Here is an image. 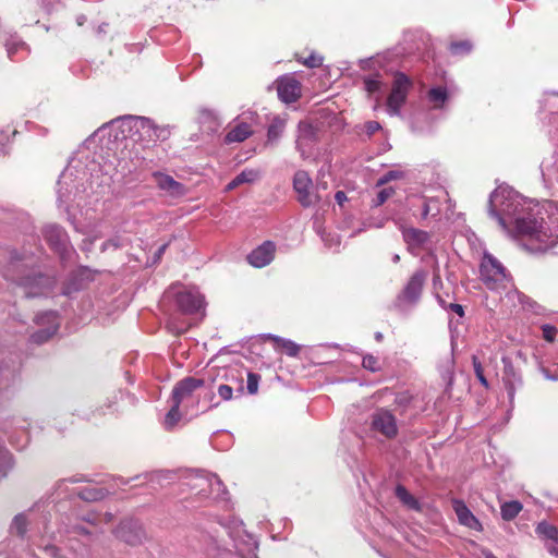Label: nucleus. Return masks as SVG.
<instances>
[{
  "mask_svg": "<svg viewBox=\"0 0 558 558\" xmlns=\"http://www.w3.org/2000/svg\"><path fill=\"white\" fill-rule=\"evenodd\" d=\"M488 215L530 252H546L558 244L556 202L532 204L512 187L500 185L489 195Z\"/></svg>",
  "mask_w": 558,
  "mask_h": 558,
  "instance_id": "f257e3e1",
  "label": "nucleus"
},
{
  "mask_svg": "<svg viewBox=\"0 0 558 558\" xmlns=\"http://www.w3.org/2000/svg\"><path fill=\"white\" fill-rule=\"evenodd\" d=\"M411 182L412 172L404 166L386 169V216L389 215L396 223H401L409 215L426 219L439 214L435 199L408 193L405 187Z\"/></svg>",
  "mask_w": 558,
  "mask_h": 558,
  "instance_id": "f03ea898",
  "label": "nucleus"
},
{
  "mask_svg": "<svg viewBox=\"0 0 558 558\" xmlns=\"http://www.w3.org/2000/svg\"><path fill=\"white\" fill-rule=\"evenodd\" d=\"M453 92L445 84H434L421 96L423 109L411 112L410 126L416 133H430L450 110Z\"/></svg>",
  "mask_w": 558,
  "mask_h": 558,
  "instance_id": "7ed1b4c3",
  "label": "nucleus"
},
{
  "mask_svg": "<svg viewBox=\"0 0 558 558\" xmlns=\"http://www.w3.org/2000/svg\"><path fill=\"white\" fill-rule=\"evenodd\" d=\"M413 88V80L403 72L392 71L389 90L386 92V113L399 117L410 124L411 112L405 110L408 96Z\"/></svg>",
  "mask_w": 558,
  "mask_h": 558,
  "instance_id": "20e7f679",
  "label": "nucleus"
},
{
  "mask_svg": "<svg viewBox=\"0 0 558 558\" xmlns=\"http://www.w3.org/2000/svg\"><path fill=\"white\" fill-rule=\"evenodd\" d=\"M427 271L416 270L408 280L404 288L398 293L390 310L400 316H409L418 305L427 279Z\"/></svg>",
  "mask_w": 558,
  "mask_h": 558,
  "instance_id": "39448f33",
  "label": "nucleus"
},
{
  "mask_svg": "<svg viewBox=\"0 0 558 558\" xmlns=\"http://www.w3.org/2000/svg\"><path fill=\"white\" fill-rule=\"evenodd\" d=\"M480 277L486 288L492 291L500 292L512 287L511 277L507 269L488 252L483 254Z\"/></svg>",
  "mask_w": 558,
  "mask_h": 558,
  "instance_id": "423d86ee",
  "label": "nucleus"
},
{
  "mask_svg": "<svg viewBox=\"0 0 558 558\" xmlns=\"http://www.w3.org/2000/svg\"><path fill=\"white\" fill-rule=\"evenodd\" d=\"M122 125L128 128L129 132L138 133L140 138L148 137L153 142L166 141L171 134L168 125H156L150 119L143 117L129 118Z\"/></svg>",
  "mask_w": 558,
  "mask_h": 558,
  "instance_id": "0eeeda50",
  "label": "nucleus"
},
{
  "mask_svg": "<svg viewBox=\"0 0 558 558\" xmlns=\"http://www.w3.org/2000/svg\"><path fill=\"white\" fill-rule=\"evenodd\" d=\"M19 284L27 298H35L48 294L53 288L54 280L41 274L27 275L19 279Z\"/></svg>",
  "mask_w": 558,
  "mask_h": 558,
  "instance_id": "6e6552de",
  "label": "nucleus"
},
{
  "mask_svg": "<svg viewBox=\"0 0 558 558\" xmlns=\"http://www.w3.org/2000/svg\"><path fill=\"white\" fill-rule=\"evenodd\" d=\"M313 182L308 173L299 170L293 177V189L298 194V201L303 207H310L319 202V197L312 192Z\"/></svg>",
  "mask_w": 558,
  "mask_h": 558,
  "instance_id": "1a4fd4ad",
  "label": "nucleus"
},
{
  "mask_svg": "<svg viewBox=\"0 0 558 558\" xmlns=\"http://www.w3.org/2000/svg\"><path fill=\"white\" fill-rule=\"evenodd\" d=\"M504 365L502 383L507 391L510 409L513 408L514 397L518 389L523 385L522 375L508 356L501 359Z\"/></svg>",
  "mask_w": 558,
  "mask_h": 558,
  "instance_id": "9d476101",
  "label": "nucleus"
},
{
  "mask_svg": "<svg viewBox=\"0 0 558 558\" xmlns=\"http://www.w3.org/2000/svg\"><path fill=\"white\" fill-rule=\"evenodd\" d=\"M175 304L184 314H198L204 316V298L194 289L183 290L175 294Z\"/></svg>",
  "mask_w": 558,
  "mask_h": 558,
  "instance_id": "9b49d317",
  "label": "nucleus"
},
{
  "mask_svg": "<svg viewBox=\"0 0 558 558\" xmlns=\"http://www.w3.org/2000/svg\"><path fill=\"white\" fill-rule=\"evenodd\" d=\"M43 235L49 246L61 257L70 252L68 234L60 226L47 225L43 230Z\"/></svg>",
  "mask_w": 558,
  "mask_h": 558,
  "instance_id": "f8f14e48",
  "label": "nucleus"
},
{
  "mask_svg": "<svg viewBox=\"0 0 558 558\" xmlns=\"http://www.w3.org/2000/svg\"><path fill=\"white\" fill-rule=\"evenodd\" d=\"M36 324L39 326H47L45 329L32 335L33 342L40 344L46 342L57 332L59 328L58 315L52 311L45 312L36 316Z\"/></svg>",
  "mask_w": 558,
  "mask_h": 558,
  "instance_id": "ddd939ff",
  "label": "nucleus"
},
{
  "mask_svg": "<svg viewBox=\"0 0 558 558\" xmlns=\"http://www.w3.org/2000/svg\"><path fill=\"white\" fill-rule=\"evenodd\" d=\"M195 487L199 488L202 496H211L214 499H225L227 494V489L221 480L213 474L198 477Z\"/></svg>",
  "mask_w": 558,
  "mask_h": 558,
  "instance_id": "4468645a",
  "label": "nucleus"
},
{
  "mask_svg": "<svg viewBox=\"0 0 558 558\" xmlns=\"http://www.w3.org/2000/svg\"><path fill=\"white\" fill-rule=\"evenodd\" d=\"M277 92L283 102H294L301 96V83L293 76H282L277 81Z\"/></svg>",
  "mask_w": 558,
  "mask_h": 558,
  "instance_id": "2eb2a0df",
  "label": "nucleus"
},
{
  "mask_svg": "<svg viewBox=\"0 0 558 558\" xmlns=\"http://www.w3.org/2000/svg\"><path fill=\"white\" fill-rule=\"evenodd\" d=\"M116 535L124 543L134 546L142 543L144 531L137 522L126 520L119 524L116 530Z\"/></svg>",
  "mask_w": 558,
  "mask_h": 558,
  "instance_id": "dca6fc26",
  "label": "nucleus"
},
{
  "mask_svg": "<svg viewBox=\"0 0 558 558\" xmlns=\"http://www.w3.org/2000/svg\"><path fill=\"white\" fill-rule=\"evenodd\" d=\"M205 381L201 378L186 377L175 384L172 390L171 401L181 402L189 398L196 389L203 387Z\"/></svg>",
  "mask_w": 558,
  "mask_h": 558,
  "instance_id": "f3484780",
  "label": "nucleus"
},
{
  "mask_svg": "<svg viewBox=\"0 0 558 558\" xmlns=\"http://www.w3.org/2000/svg\"><path fill=\"white\" fill-rule=\"evenodd\" d=\"M275 244L270 241L264 242L247 256L248 263L254 267H264L268 265L275 255Z\"/></svg>",
  "mask_w": 558,
  "mask_h": 558,
  "instance_id": "a211bd4d",
  "label": "nucleus"
},
{
  "mask_svg": "<svg viewBox=\"0 0 558 558\" xmlns=\"http://www.w3.org/2000/svg\"><path fill=\"white\" fill-rule=\"evenodd\" d=\"M402 236L411 251L425 247L430 239L428 232L416 228H402Z\"/></svg>",
  "mask_w": 558,
  "mask_h": 558,
  "instance_id": "6ab92c4d",
  "label": "nucleus"
},
{
  "mask_svg": "<svg viewBox=\"0 0 558 558\" xmlns=\"http://www.w3.org/2000/svg\"><path fill=\"white\" fill-rule=\"evenodd\" d=\"M420 49L418 33L407 31L402 35V41L393 49L396 54L409 56Z\"/></svg>",
  "mask_w": 558,
  "mask_h": 558,
  "instance_id": "aec40b11",
  "label": "nucleus"
},
{
  "mask_svg": "<svg viewBox=\"0 0 558 558\" xmlns=\"http://www.w3.org/2000/svg\"><path fill=\"white\" fill-rule=\"evenodd\" d=\"M155 177L159 189L167 192L169 195L178 197L185 194V186L175 181L172 177L162 173H157Z\"/></svg>",
  "mask_w": 558,
  "mask_h": 558,
  "instance_id": "412c9836",
  "label": "nucleus"
},
{
  "mask_svg": "<svg viewBox=\"0 0 558 558\" xmlns=\"http://www.w3.org/2000/svg\"><path fill=\"white\" fill-rule=\"evenodd\" d=\"M253 134L251 125L246 122H236L225 136V143H242Z\"/></svg>",
  "mask_w": 558,
  "mask_h": 558,
  "instance_id": "4be33fe9",
  "label": "nucleus"
},
{
  "mask_svg": "<svg viewBox=\"0 0 558 558\" xmlns=\"http://www.w3.org/2000/svg\"><path fill=\"white\" fill-rule=\"evenodd\" d=\"M541 172L546 183L558 182V155L557 153L546 157L541 162Z\"/></svg>",
  "mask_w": 558,
  "mask_h": 558,
  "instance_id": "5701e85b",
  "label": "nucleus"
},
{
  "mask_svg": "<svg viewBox=\"0 0 558 558\" xmlns=\"http://www.w3.org/2000/svg\"><path fill=\"white\" fill-rule=\"evenodd\" d=\"M536 360L537 368L543 374V376L553 381H558V355L554 359V361L548 362L539 356V351L534 354Z\"/></svg>",
  "mask_w": 558,
  "mask_h": 558,
  "instance_id": "b1692460",
  "label": "nucleus"
},
{
  "mask_svg": "<svg viewBox=\"0 0 558 558\" xmlns=\"http://www.w3.org/2000/svg\"><path fill=\"white\" fill-rule=\"evenodd\" d=\"M454 510L458 517V520L461 524L473 529L480 530L481 523L476 519V517L470 511V509L461 501H457L454 505Z\"/></svg>",
  "mask_w": 558,
  "mask_h": 558,
  "instance_id": "393cba45",
  "label": "nucleus"
},
{
  "mask_svg": "<svg viewBox=\"0 0 558 558\" xmlns=\"http://www.w3.org/2000/svg\"><path fill=\"white\" fill-rule=\"evenodd\" d=\"M396 497L409 510L422 511V504L403 485H397L395 489Z\"/></svg>",
  "mask_w": 558,
  "mask_h": 558,
  "instance_id": "a878e982",
  "label": "nucleus"
},
{
  "mask_svg": "<svg viewBox=\"0 0 558 558\" xmlns=\"http://www.w3.org/2000/svg\"><path fill=\"white\" fill-rule=\"evenodd\" d=\"M260 177V171L256 169H244L231 182L228 183L227 190L231 191L244 183H253Z\"/></svg>",
  "mask_w": 558,
  "mask_h": 558,
  "instance_id": "bb28decb",
  "label": "nucleus"
},
{
  "mask_svg": "<svg viewBox=\"0 0 558 558\" xmlns=\"http://www.w3.org/2000/svg\"><path fill=\"white\" fill-rule=\"evenodd\" d=\"M523 509V505L519 500H511L501 504L500 514L505 521L513 520Z\"/></svg>",
  "mask_w": 558,
  "mask_h": 558,
  "instance_id": "cd10ccee",
  "label": "nucleus"
},
{
  "mask_svg": "<svg viewBox=\"0 0 558 558\" xmlns=\"http://www.w3.org/2000/svg\"><path fill=\"white\" fill-rule=\"evenodd\" d=\"M199 122L207 133H215L220 126L217 117L209 110H203L201 112Z\"/></svg>",
  "mask_w": 558,
  "mask_h": 558,
  "instance_id": "c85d7f7f",
  "label": "nucleus"
},
{
  "mask_svg": "<svg viewBox=\"0 0 558 558\" xmlns=\"http://www.w3.org/2000/svg\"><path fill=\"white\" fill-rule=\"evenodd\" d=\"M286 128V120L281 117H275L267 131V140L268 142L277 141L283 133Z\"/></svg>",
  "mask_w": 558,
  "mask_h": 558,
  "instance_id": "c756f323",
  "label": "nucleus"
},
{
  "mask_svg": "<svg viewBox=\"0 0 558 558\" xmlns=\"http://www.w3.org/2000/svg\"><path fill=\"white\" fill-rule=\"evenodd\" d=\"M364 86L367 95L369 97H375L376 104L374 108L377 109L379 107V94L381 82L378 78L368 76L364 78Z\"/></svg>",
  "mask_w": 558,
  "mask_h": 558,
  "instance_id": "7c9ffc66",
  "label": "nucleus"
},
{
  "mask_svg": "<svg viewBox=\"0 0 558 558\" xmlns=\"http://www.w3.org/2000/svg\"><path fill=\"white\" fill-rule=\"evenodd\" d=\"M70 494H76L81 499L86 501H96L104 498L105 493L102 489L85 487L78 492H70Z\"/></svg>",
  "mask_w": 558,
  "mask_h": 558,
  "instance_id": "2f4dec72",
  "label": "nucleus"
},
{
  "mask_svg": "<svg viewBox=\"0 0 558 558\" xmlns=\"http://www.w3.org/2000/svg\"><path fill=\"white\" fill-rule=\"evenodd\" d=\"M171 402H172L171 408H170L169 412L167 413L165 421H163V425H165L166 429H172L178 424V422L181 420V413L179 411L180 403H178L175 401H171Z\"/></svg>",
  "mask_w": 558,
  "mask_h": 558,
  "instance_id": "473e14b6",
  "label": "nucleus"
},
{
  "mask_svg": "<svg viewBox=\"0 0 558 558\" xmlns=\"http://www.w3.org/2000/svg\"><path fill=\"white\" fill-rule=\"evenodd\" d=\"M536 533L539 536L546 537L558 543V527L553 524H549L545 521L541 522L536 526Z\"/></svg>",
  "mask_w": 558,
  "mask_h": 558,
  "instance_id": "72a5a7b5",
  "label": "nucleus"
},
{
  "mask_svg": "<svg viewBox=\"0 0 558 558\" xmlns=\"http://www.w3.org/2000/svg\"><path fill=\"white\" fill-rule=\"evenodd\" d=\"M271 339L281 348L289 356H296L300 352V345L295 342L272 336Z\"/></svg>",
  "mask_w": 558,
  "mask_h": 558,
  "instance_id": "f704fd0d",
  "label": "nucleus"
},
{
  "mask_svg": "<svg viewBox=\"0 0 558 558\" xmlns=\"http://www.w3.org/2000/svg\"><path fill=\"white\" fill-rule=\"evenodd\" d=\"M453 362L450 359H447L440 366L439 372L442 380L446 383L447 389L450 388L453 384Z\"/></svg>",
  "mask_w": 558,
  "mask_h": 558,
  "instance_id": "c9c22d12",
  "label": "nucleus"
},
{
  "mask_svg": "<svg viewBox=\"0 0 558 558\" xmlns=\"http://www.w3.org/2000/svg\"><path fill=\"white\" fill-rule=\"evenodd\" d=\"M226 384H231L233 386L234 392L236 396H242L244 392L243 377L241 374H234L231 372L226 376Z\"/></svg>",
  "mask_w": 558,
  "mask_h": 558,
  "instance_id": "e433bc0d",
  "label": "nucleus"
},
{
  "mask_svg": "<svg viewBox=\"0 0 558 558\" xmlns=\"http://www.w3.org/2000/svg\"><path fill=\"white\" fill-rule=\"evenodd\" d=\"M371 432L374 433V436L376 434H384V414L381 411H378L373 415Z\"/></svg>",
  "mask_w": 558,
  "mask_h": 558,
  "instance_id": "4c0bfd02",
  "label": "nucleus"
},
{
  "mask_svg": "<svg viewBox=\"0 0 558 558\" xmlns=\"http://www.w3.org/2000/svg\"><path fill=\"white\" fill-rule=\"evenodd\" d=\"M26 518L24 514H17L13 519L11 529L12 531L16 532L19 535H23L26 531Z\"/></svg>",
  "mask_w": 558,
  "mask_h": 558,
  "instance_id": "58836bf2",
  "label": "nucleus"
},
{
  "mask_svg": "<svg viewBox=\"0 0 558 558\" xmlns=\"http://www.w3.org/2000/svg\"><path fill=\"white\" fill-rule=\"evenodd\" d=\"M260 376L256 373H247V392L250 395H255L258 391V385H259Z\"/></svg>",
  "mask_w": 558,
  "mask_h": 558,
  "instance_id": "ea45409f",
  "label": "nucleus"
},
{
  "mask_svg": "<svg viewBox=\"0 0 558 558\" xmlns=\"http://www.w3.org/2000/svg\"><path fill=\"white\" fill-rule=\"evenodd\" d=\"M233 386L231 384H220L217 387L218 396L223 401H229L233 398Z\"/></svg>",
  "mask_w": 558,
  "mask_h": 558,
  "instance_id": "a19ab883",
  "label": "nucleus"
},
{
  "mask_svg": "<svg viewBox=\"0 0 558 558\" xmlns=\"http://www.w3.org/2000/svg\"><path fill=\"white\" fill-rule=\"evenodd\" d=\"M398 433L395 417L386 410V438H391Z\"/></svg>",
  "mask_w": 558,
  "mask_h": 558,
  "instance_id": "79ce46f5",
  "label": "nucleus"
},
{
  "mask_svg": "<svg viewBox=\"0 0 558 558\" xmlns=\"http://www.w3.org/2000/svg\"><path fill=\"white\" fill-rule=\"evenodd\" d=\"M472 363H473V367H474V372H475V375L478 379V381L484 386V387H488V381L486 379V377L484 376V371H483V367H482V364L481 362L477 360L476 356H473L472 357Z\"/></svg>",
  "mask_w": 558,
  "mask_h": 558,
  "instance_id": "37998d69",
  "label": "nucleus"
},
{
  "mask_svg": "<svg viewBox=\"0 0 558 558\" xmlns=\"http://www.w3.org/2000/svg\"><path fill=\"white\" fill-rule=\"evenodd\" d=\"M300 132H301V135L299 136V138L296 141V148L304 156V151L302 150L301 146H302L303 142L306 140L307 133H308V135L312 133V129L307 124H300Z\"/></svg>",
  "mask_w": 558,
  "mask_h": 558,
  "instance_id": "c03bdc74",
  "label": "nucleus"
},
{
  "mask_svg": "<svg viewBox=\"0 0 558 558\" xmlns=\"http://www.w3.org/2000/svg\"><path fill=\"white\" fill-rule=\"evenodd\" d=\"M542 332H543V338L546 341L553 342L557 336V328L553 325L545 324L542 326Z\"/></svg>",
  "mask_w": 558,
  "mask_h": 558,
  "instance_id": "a18cd8bd",
  "label": "nucleus"
},
{
  "mask_svg": "<svg viewBox=\"0 0 558 558\" xmlns=\"http://www.w3.org/2000/svg\"><path fill=\"white\" fill-rule=\"evenodd\" d=\"M21 49H26V46L24 43L22 41H16V40H10L7 43V51H8V56L9 58H13V56Z\"/></svg>",
  "mask_w": 558,
  "mask_h": 558,
  "instance_id": "49530a36",
  "label": "nucleus"
},
{
  "mask_svg": "<svg viewBox=\"0 0 558 558\" xmlns=\"http://www.w3.org/2000/svg\"><path fill=\"white\" fill-rule=\"evenodd\" d=\"M363 367L366 369H369L372 372H376V371L380 369L378 360L372 355L364 356Z\"/></svg>",
  "mask_w": 558,
  "mask_h": 558,
  "instance_id": "de8ad7c7",
  "label": "nucleus"
},
{
  "mask_svg": "<svg viewBox=\"0 0 558 558\" xmlns=\"http://www.w3.org/2000/svg\"><path fill=\"white\" fill-rule=\"evenodd\" d=\"M412 399L409 391H402L396 395L395 402L400 407H407Z\"/></svg>",
  "mask_w": 558,
  "mask_h": 558,
  "instance_id": "09e8293b",
  "label": "nucleus"
},
{
  "mask_svg": "<svg viewBox=\"0 0 558 558\" xmlns=\"http://www.w3.org/2000/svg\"><path fill=\"white\" fill-rule=\"evenodd\" d=\"M323 63V58L316 54H311L306 59L303 60V64L307 68H318Z\"/></svg>",
  "mask_w": 558,
  "mask_h": 558,
  "instance_id": "8fccbe9b",
  "label": "nucleus"
},
{
  "mask_svg": "<svg viewBox=\"0 0 558 558\" xmlns=\"http://www.w3.org/2000/svg\"><path fill=\"white\" fill-rule=\"evenodd\" d=\"M470 50H471V45L468 41H459V43H453L451 45V51L453 53L469 52Z\"/></svg>",
  "mask_w": 558,
  "mask_h": 558,
  "instance_id": "3c124183",
  "label": "nucleus"
},
{
  "mask_svg": "<svg viewBox=\"0 0 558 558\" xmlns=\"http://www.w3.org/2000/svg\"><path fill=\"white\" fill-rule=\"evenodd\" d=\"M365 131L368 136L373 135L375 132L379 131L381 129V125L379 122L376 121H368L364 125Z\"/></svg>",
  "mask_w": 558,
  "mask_h": 558,
  "instance_id": "603ef678",
  "label": "nucleus"
},
{
  "mask_svg": "<svg viewBox=\"0 0 558 558\" xmlns=\"http://www.w3.org/2000/svg\"><path fill=\"white\" fill-rule=\"evenodd\" d=\"M83 481H85V478H83V477H81V476H80V477H78V476H75V477H72V478H69V480H63V481H61V482L59 483L58 488H59L60 490H62V492H70V490L68 489V483H78V482H83Z\"/></svg>",
  "mask_w": 558,
  "mask_h": 558,
  "instance_id": "864d4df0",
  "label": "nucleus"
},
{
  "mask_svg": "<svg viewBox=\"0 0 558 558\" xmlns=\"http://www.w3.org/2000/svg\"><path fill=\"white\" fill-rule=\"evenodd\" d=\"M44 550L51 557V558H65L62 555L59 554V549L54 545H46L44 547Z\"/></svg>",
  "mask_w": 558,
  "mask_h": 558,
  "instance_id": "5fc2aeb1",
  "label": "nucleus"
},
{
  "mask_svg": "<svg viewBox=\"0 0 558 558\" xmlns=\"http://www.w3.org/2000/svg\"><path fill=\"white\" fill-rule=\"evenodd\" d=\"M448 308L450 311H452L453 313H456L457 315H459L460 317H463V315H464V308L461 304L450 303L448 305Z\"/></svg>",
  "mask_w": 558,
  "mask_h": 558,
  "instance_id": "6e6d98bb",
  "label": "nucleus"
},
{
  "mask_svg": "<svg viewBox=\"0 0 558 558\" xmlns=\"http://www.w3.org/2000/svg\"><path fill=\"white\" fill-rule=\"evenodd\" d=\"M110 246H112V247H114V248L120 247V246H121V243H120L119 239H111V240H109V241L105 242V243L102 244V251H106V250H107L108 247H110Z\"/></svg>",
  "mask_w": 558,
  "mask_h": 558,
  "instance_id": "4d7b16f0",
  "label": "nucleus"
},
{
  "mask_svg": "<svg viewBox=\"0 0 558 558\" xmlns=\"http://www.w3.org/2000/svg\"><path fill=\"white\" fill-rule=\"evenodd\" d=\"M335 199L338 205L343 206V204L348 201V197L343 191H338L335 195Z\"/></svg>",
  "mask_w": 558,
  "mask_h": 558,
  "instance_id": "13d9d810",
  "label": "nucleus"
},
{
  "mask_svg": "<svg viewBox=\"0 0 558 558\" xmlns=\"http://www.w3.org/2000/svg\"><path fill=\"white\" fill-rule=\"evenodd\" d=\"M324 241L326 242V244L328 246H332V245H339L340 241H339V238L337 235H328V238H324Z\"/></svg>",
  "mask_w": 558,
  "mask_h": 558,
  "instance_id": "bf43d9fd",
  "label": "nucleus"
},
{
  "mask_svg": "<svg viewBox=\"0 0 558 558\" xmlns=\"http://www.w3.org/2000/svg\"><path fill=\"white\" fill-rule=\"evenodd\" d=\"M384 204V190L378 191L376 199H375V206L378 207Z\"/></svg>",
  "mask_w": 558,
  "mask_h": 558,
  "instance_id": "052dcab7",
  "label": "nucleus"
},
{
  "mask_svg": "<svg viewBox=\"0 0 558 558\" xmlns=\"http://www.w3.org/2000/svg\"><path fill=\"white\" fill-rule=\"evenodd\" d=\"M478 558H497L492 551L488 549H481V555Z\"/></svg>",
  "mask_w": 558,
  "mask_h": 558,
  "instance_id": "680f3d73",
  "label": "nucleus"
},
{
  "mask_svg": "<svg viewBox=\"0 0 558 558\" xmlns=\"http://www.w3.org/2000/svg\"><path fill=\"white\" fill-rule=\"evenodd\" d=\"M167 248V244H163L161 245L159 248H158V252H157V257L159 258L166 251Z\"/></svg>",
  "mask_w": 558,
  "mask_h": 558,
  "instance_id": "e2e57ef3",
  "label": "nucleus"
},
{
  "mask_svg": "<svg viewBox=\"0 0 558 558\" xmlns=\"http://www.w3.org/2000/svg\"><path fill=\"white\" fill-rule=\"evenodd\" d=\"M548 551H549L551 555H554V556L558 557V548H556V547H554V546H553V547H549V548H548Z\"/></svg>",
  "mask_w": 558,
  "mask_h": 558,
  "instance_id": "0e129e2a",
  "label": "nucleus"
},
{
  "mask_svg": "<svg viewBox=\"0 0 558 558\" xmlns=\"http://www.w3.org/2000/svg\"><path fill=\"white\" fill-rule=\"evenodd\" d=\"M0 456L2 459H7L9 456V452L7 450H2V451H0Z\"/></svg>",
  "mask_w": 558,
  "mask_h": 558,
  "instance_id": "69168bd1",
  "label": "nucleus"
},
{
  "mask_svg": "<svg viewBox=\"0 0 558 558\" xmlns=\"http://www.w3.org/2000/svg\"><path fill=\"white\" fill-rule=\"evenodd\" d=\"M384 184V177L379 178L376 182V186H380Z\"/></svg>",
  "mask_w": 558,
  "mask_h": 558,
  "instance_id": "338daca9",
  "label": "nucleus"
},
{
  "mask_svg": "<svg viewBox=\"0 0 558 558\" xmlns=\"http://www.w3.org/2000/svg\"><path fill=\"white\" fill-rule=\"evenodd\" d=\"M399 259H400L399 255L396 254V255L392 256V262L393 263H398Z\"/></svg>",
  "mask_w": 558,
  "mask_h": 558,
  "instance_id": "774afa93",
  "label": "nucleus"
}]
</instances>
